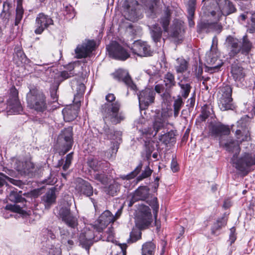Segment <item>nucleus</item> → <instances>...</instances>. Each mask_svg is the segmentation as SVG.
Returning <instances> with one entry per match:
<instances>
[{
	"label": "nucleus",
	"mask_w": 255,
	"mask_h": 255,
	"mask_svg": "<svg viewBox=\"0 0 255 255\" xmlns=\"http://www.w3.org/2000/svg\"><path fill=\"white\" fill-rule=\"evenodd\" d=\"M220 143L226 148V150L234 153L231 159L233 166L240 172L247 174L250 171V167L255 164V156L247 153L238 156L241 151L240 143L233 139H228L225 143L220 140Z\"/></svg>",
	"instance_id": "obj_1"
},
{
	"label": "nucleus",
	"mask_w": 255,
	"mask_h": 255,
	"mask_svg": "<svg viewBox=\"0 0 255 255\" xmlns=\"http://www.w3.org/2000/svg\"><path fill=\"white\" fill-rule=\"evenodd\" d=\"M107 103L101 107V112L105 124L110 122L113 125L120 123L125 119L124 113L120 111L121 104L115 101L116 97L113 94H109L106 97Z\"/></svg>",
	"instance_id": "obj_2"
},
{
	"label": "nucleus",
	"mask_w": 255,
	"mask_h": 255,
	"mask_svg": "<svg viewBox=\"0 0 255 255\" xmlns=\"http://www.w3.org/2000/svg\"><path fill=\"white\" fill-rule=\"evenodd\" d=\"M152 215L150 208L145 205H139L138 212L135 220V225L138 229H133L130 234L128 243H133L139 240L141 237L140 230L147 228L151 222Z\"/></svg>",
	"instance_id": "obj_3"
},
{
	"label": "nucleus",
	"mask_w": 255,
	"mask_h": 255,
	"mask_svg": "<svg viewBox=\"0 0 255 255\" xmlns=\"http://www.w3.org/2000/svg\"><path fill=\"white\" fill-rule=\"evenodd\" d=\"M27 107L37 112L43 113L47 108L46 98L41 91L33 88L26 95Z\"/></svg>",
	"instance_id": "obj_4"
},
{
	"label": "nucleus",
	"mask_w": 255,
	"mask_h": 255,
	"mask_svg": "<svg viewBox=\"0 0 255 255\" xmlns=\"http://www.w3.org/2000/svg\"><path fill=\"white\" fill-rule=\"evenodd\" d=\"M218 8L211 11V15L215 21H219L222 15L227 16L236 11L235 5L229 0H217Z\"/></svg>",
	"instance_id": "obj_5"
},
{
	"label": "nucleus",
	"mask_w": 255,
	"mask_h": 255,
	"mask_svg": "<svg viewBox=\"0 0 255 255\" xmlns=\"http://www.w3.org/2000/svg\"><path fill=\"white\" fill-rule=\"evenodd\" d=\"M9 98L7 101L6 112L8 115L20 114L22 107L18 99V92L15 87L10 89Z\"/></svg>",
	"instance_id": "obj_6"
},
{
	"label": "nucleus",
	"mask_w": 255,
	"mask_h": 255,
	"mask_svg": "<svg viewBox=\"0 0 255 255\" xmlns=\"http://www.w3.org/2000/svg\"><path fill=\"white\" fill-rule=\"evenodd\" d=\"M57 141L63 146V154L67 152L73 144L72 128L69 127L63 129L59 135Z\"/></svg>",
	"instance_id": "obj_7"
},
{
	"label": "nucleus",
	"mask_w": 255,
	"mask_h": 255,
	"mask_svg": "<svg viewBox=\"0 0 255 255\" xmlns=\"http://www.w3.org/2000/svg\"><path fill=\"white\" fill-rule=\"evenodd\" d=\"M107 49L110 56L116 59L125 61L130 56L129 53L116 41L112 42L107 46Z\"/></svg>",
	"instance_id": "obj_8"
},
{
	"label": "nucleus",
	"mask_w": 255,
	"mask_h": 255,
	"mask_svg": "<svg viewBox=\"0 0 255 255\" xmlns=\"http://www.w3.org/2000/svg\"><path fill=\"white\" fill-rule=\"evenodd\" d=\"M155 92L152 89L146 88L138 94L139 106L141 110H145L154 103Z\"/></svg>",
	"instance_id": "obj_9"
},
{
	"label": "nucleus",
	"mask_w": 255,
	"mask_h": 255,
	"mask_svg": "<svg viewBox=\"0 0 255 255\" xmlns=\"http://www.w3.org/2000/svg\"><path fill=\"white\" fill-rule=\"evenodd\" d=\"M206 61L209 65V70H218L223 64V62L219 58V53L216 47L213 45L209 52L206 55Z\"/></svg>",
	"instance_id": "obj_10"
},
{
	"label": "nucleus",
	"mask_w": 255,
	"mask_h": 255,
	"mask_svg": "<svg viewBox=\"0 0 255 255\" xmlns=\"http://www.w3.org/2000/svg\"><path fill=\"white\" fill-rule=\"evenodd\" d=\"M115 222V218L109 210L105 211L95 221L93 227L98 232H102L111 223Z\"/></svg>",
	"instance_id": "obj_11"
},
{
	"label": "nucleus",
	"mask_w": 255,
	"mask_h": 255,
	"mask_svg": "<svg viewBox=\"0 0 255 255\" xmlns=\"http://www.w3.org/2000/svg\"><path fill=\"white\" fill-rule=\"evenodd\" d=\"M131 50L134 54L140 57H147L152 55V51L150 45L145 41L137 40L132 44Z\"/></svg>",
	"instance_id": "obj_12"
},
{
	"label": "nucleus",
	"mask_w": 255,
	"mask_h": 255,
	"mask_svg": "<svg viewBox=\"0 0 255 255\" xmlns=\"http://www.w3.org/2000/svg\"><path fill=\"white\" fill-rule=\"evenodd\" d=\"M53 24V20L48 15L43 13H39L35 19V29L34 33L36 34H40L49 25Z\"/></svg>",
	"instance_id": "obj_13"
},
{
	"label": "nucleus",
	"mask_w": 255,
	"mask_h": 255,
	"mask_svg": "<svg viewBox=\"0 0 255 255\" xmlns=\"http://www.w3.org/2000/svg\"><path fill=\"white\" fill-rule=\"evenodd\" d=\"M247 124L246 120L244 118H241L237 123L238 129L236 130L235 135L237 139L236 141L240 144L250 139V134L247 128Z\"/></svg>",
	"instance_id": "obj_14"
},
{
	"label": "nucleus",
	"mask_w": 255,
	"mask_h": 255,
	"mask_svg": "<svg viewBox=\"0 0 255 255\" xmlns=\"http://www.w3.org/2000/svg\"><path fill=\"white\" fill-rule=\"evenodd\" d=\"M239 39L229 35L226 39V44L230 57H234L240 52L241 53V45Z\"/></svg>",
	"instance_id": "obj_15"
},
{
	"label": "nucleus",
	"mask_w": 255,
	"mask_h": 255,
	"mask_svg": "<svg viewBox=\"0 0 255 255\" xmlns=\"http://www.w3.org/2000/svg\"><path fill=\"white\" fill-rule=\"evenodd\" d=\"M138 2L136 0H126L124 3L125 9V16L126 18L134 21L137 19V13L136 7Z\"/></svg>",
	"instance_id": "obj_16"
},
{
	"label": "nucleus",
	"mask_w": 255,
	"mask_h": 255,
	"mask_svg": "<svg viewBox=\"0 0 255 255\" xmlns=\"http://www.w3.org/2000/svg\"><path fill=\"white\" fill-rule=\"evenodd\" d=\"M79 240L80 245L86 250H89L90 247L93 245L95 239L93 232L87 228L85 229L80 235Z\"/></svg>",
	"instance_id": "obj_17"
},
{
	"label": "nucleus",
	"mask_w": 255,
	"mask_h": 255,
	"mask_svg": "<svg viewBox=\"0 0 255 255\" xmlns=\"http://www.w3.org/2000/svg\"><path fill=\"white\" fill-rule=\"evenodd\" d=\"M115 79L119 81H123L131 90H136V86L133 83L128 73L123 70H118L113 73Z\"/></svg>",
	"instance_id": "obj_18"
},
{
	"label": "nucleus",
	"mask_w": 255,
	"mask_h": 255,
	"mask_svg": "<svg viewBox=\"0 0 255 255\" xmlns=\"http://www.w3.org/2000/svg\"><path fill=\"white\" fill-rule=\"evenodd\" d=\"M62 220L69 227L75 228L78 224L77 219L73 216L68 207H62L59 212Z\"/></svg>",
	"instance_id": "obj_19"
},
{
	"label": "nucleus",
	"mask_w": 255,
	"mask_h": 255,
	"mask_svg": "<svg viewBox=\"0 0 255 255\" xmlns=\"http://www.w3.org/2000/svg\"><path fill=\"white\" fill-rule=\"evenodd\" d=\"M95 46L96 43L94 40H88L86 43L79 45L75 49L77 58L87 57L94 50Z\"/></svg>",
	"instance_id": "obj_20"
},
{
	"label": "nucleus",
	"mask_w": 255,
	"mask_h": 255,
	"mask_svg": "<svg viewBox=\"0 0 255 255\" xmlns=\"http://www.w3.org/2000/svg\"><path fill=\"white\" fill-rule=\"evenodd\" d=\"M149 190L146 186L138 187L132 194L131 198L129 200L128 206L130 207L133 204L139 200H145L148 196Z\"/></svg>",
	"instance_id": "obj_21"
},
{
	"label": "nucleus",
	"mask_w": 255,
	"mask_h": 255,
	"mask_svg": "<svg viewBox=\"0 0 255 255\" xmlns=\"http://www.w3.org/2000/svg\"><path fill=\"white\" fill-rule=\"evenodd\" d=\"M230 128L228 126L220 123L211 125L209 128V133L214 137H220L223 135L230 133Z\"/></svg>",
	"instance_id": "obj_22"
},
{
	"label": "nucleus",
	"mask_w": 255,
	"mask_h": 255,
	"mask_svg": "<svg viewBox=\"0 0 255 255\" xmlns=\"http://www.w3.org/2000/svg\"><path fill=\"white\" fill-rule=\"evenodd\" d=\"M231 73L234 80L239 84L243 82L246 75L244 69L238 64L232 65Z\"/></svg>",
	"instance_id": "obj_23"
},
{
	"label": "nucleus",
	"mask_w": 255,
	"mask_h": 255,
	"mask_svg": "<svg viewBox=\"0 0 255 255\" xmlns=\"http://www.w3.org/2000/svg\"><path fill=\"white\" fill-rule=\"evenodd\" d=\"M76 189L80 194L88 197L92 195L93 193V187L91 184L81 179L78 180V184L76 186Z\"/></svg>",
	"instance_id": "obj_24"
},
{
	"label": "nucleus",
	"mask_w": 255,
	"mask_h": 255,
	"mask_svg": "<svg viewBox=\"0 0 255 255\" xmlns=\"http://www.w3.org/2000/svg\"><path fill=\"white\" fill-rule=\"evenodd\" d=\"M166 113H162L160 116L156 117L153 124V128L155 131V135L157 132L162 128H164L167 124Z\"/></svg>",
	"instance_id": "obj_25"
},
{
	"label": "nucleus",
	"mask_w": 255,
	"mask_h": 255,
	"mask_svg": "<svg viewBox=\"0 0 255 255\" xmlns=\"http://www.w3.org/2000/svg\"><path fill=\"white\" fill-rule=\"evenodd\" d=\"M60 234L61 243L69 248H72L74 244L73 240L75 238L74 237V235L73 233L70 234L65 230H60Z\"/></svg>",
	"instance_id": "obj_26"
},
{
	"label": "nucleus",
	"mask_w": 255,
	"mask_h": 255,
	"mask_svg": "<svg viewBox=\"0 0 255 255\" xmlns=\"http://www.w3.org/2000/svg\"><path fill=\"white\" fill-rule=\"evenodd\" d=\"M29 163H33L30 161H17L15 163V169L21 175H28L29 174L31 168L29 166Z\"/></svg>",
	"instance_id": "obj_27"
},
{
	"label": "nucleus",
	"mask_w": 255,
	"mask_h": 255,
	"mask_svg": "<svg viewBox=\"0 0 255 255\" xmlns=\"http://www.w3.org/2000/svg\"><path fill=\"white\" fill-rule=\"evenodd\" d=\"M88 165L94 171H100L104 170L108 167L109 163L105 161H99L97 159L91 158L88 160Z\"/></svg>",
	"instance_id": "obj_28"
},
{
	"label": "nucleus",
	"mask_w": 255,
	"mask_h": 255,
	"mask_svg": "<svg viewBox=\"0 0 255 255\" xmlns=\"http://www.w3.org/2000/svg\"><path fill=\"white\" fill-rule=\"evenodd\" d=\"M101 133L106 136L105 138L113 140L117 139L118 137H120L122 135L121 132L115 131L114 129L110 128L107 125L104 126L103 131Z\"/></svg>",
	"instance_id": "obj_29"
},
{
	"label": "nucleus",
	"mask_w": 255,
	"mask_h": 255,
	"mask_svg": "<svg viewBox=\"0 0 255 255\" xmlns=\"http://www.w3.org/2000/svg\"><path fill=\"white\" fill-rule=\"evenodd\" d=\"M232 88L228 85L220 87L218 93V98L233 99L232 98Z\"/></svg>",
	"instance_id": "obj_30"
},
{
	"label": "nucleus",
	"mask_w": 255,
	"mask_h": 255,
	"mask_svg": "<svg viewBox=\"0 0 255 255\" xmlns=\"http://www.w3.org/2000/svg\"><path fill=\"white\" fill-rule=\"evenodd\" d=\"M227 224V220L222 217L218 219L216 222L214 223L211 228V233L213 235H218L219 234V231L223 227Z\"/></svg>",
	"instance_id": "obj_31"
},
{
	"label": "nucleus",
	"mask_w": 255,
	"mask_h": 255,
	"mask_svg": "<svg viewBox=\"0 0 255 255\" xmlns=\"http://www.w3.org/2000/svg\"><path fill=\"white\" fill-rule=\"evenodd\" d=\"M156 250L155 245L152 242H147L143 244L141 255H154Z\"/></svg>",
	"instance_id": "obj_32"
},
{
	"label": "nucleus",
	"mask_w": 255,
	"mask_h": 255,
	"mask_svg": "<svg viewBox=\"0 0 255 255\" xmlns=\"http://www.w3.org/2000/svg\"><path fill=\"white\" fill-rule=\"evenodd\" d=\"M252 48V43L248 38L247 35L243 36L241 45V54L243 56H248Z\"/></svg>",
	"instance_id": "obj_33"
},
{
	"label": "nucleus",
	"mask_w": 255,
	"mask_h": 255,
	"mask_svg": "<svg viewBox=\"0 0 255 255\" xmlns=\"http://www.w3.org/2000/svg\"><path fill=\"white\" fill-rule=\"evenodd\" d=\"M12 10V5L9 2H4L3 4V10L0 16L3 19L7 22L10 18Z\"/></svg>",
	"instance_id": "obj_34"
},
{
	"label": "nucleus",
	"mask_w": 255,
	"mask_h": 255,
	"mask_svg": "<svg viewBox=\"0 0 255 255\" xmlns=\"http://www.w3.org/2000/svg\"><path fill=\"white\" fill-rule=\"evenodd\" d=\"M218 104L222 111L232 110L233 108V99L218 98Z\"/></svg>",
	"instance_id": "obj_35"
},
{
	"label": "nucleus",
	"mask_w": 255,
	"mask_h": 255,
	"mask_svg": "<svg viewBox=\"0 0 255 255\" xmlns=\"http://www.w3.org/2000/svg\"><path fill=\"white\" fill-rule=\"evenodd\" d=\"M62 114L64 118L68 122L74 120L77 116V111L72 107L67 108L63 110Z\"/></svg>",
	"instance_id": "obj_36"
},
{
	"label": "nucleus",
	"mask_w": 255,
	"mask_h": 255,
	"mask_svg": "<svg viewBox=\"0 0 255 255\" xmlns=\"http://www.w3.org/2000/svg\"><path fill=\"white\" fill-rule=\"evenodd\" d=\"M56 195L55 190L51 189L43 197V201L45 203L46 207H49L52 204L55 202Z\"/></svg>",
	"instance_id": "obj_37"
},
{
	"label": "nucleus",
	"mask_w": 255,
	"mask_h": 255,
	"mask_svg": "<svg viewBox=\"0 0 255 255\" xmlns=\"http://www.w3.org/2000/svg\"><path fill=\"white\" fill-rule=\"evenodd\" d=\"M170 36L175 39L181 41L182 39L180 26L178 24H174L170 28Z\"/></svg>",
	"instance_id": "obj_38"
},
{
	"label": "nucleus",
	"mask_w": 255,
	"mask_h": 255,
	"mask_svg": "<svg viewBox=\"0 0 255 255\" xmlns=\"http://www.w3.org/2000/svg\"><path fill=\"white\" fill-rule=\"evenodd\" d=\"M188 66V62L183 58H177L176 65L175 66L176 71L177 73H182L187 70Z\"/></svg>",
	"instance_id": "obj_39"
},
{
	"label": "nucleus",
	"mask_w": 255,
	"mask_h": 255,
	"mask_svg": "<svg viewBox=\"0 0 255 255\" xmlns=\"http://www.w3.org/2000/svg\"><path fill=\"white\" fill-rule=\"evenodd\" d=\"M164 82L166 87V90H169L172 88L176 84L174 75L168 72L164 75Z\"/></svg>",
	"instance_id": "obj_40"
},
{
	"label": "nucleus",
	"mask_w": 255,
	"mask_h": 255,
	"mask_svg": "<svg viewBox=\"0 0 255 255\" xmlns=\"http://www.w3.org/2000/svg\"><path fill=\"white\" fill-rule=\"evenodd\" d=\"M164 15L161 18V23L165 32H168V25L170 21V11L167 8L164 12Z\"/></svg>",
	"instance_id": "obj_41"
},
{
	"label": "nucleus",
	"mask_w": 255,
	"mask_h": 255,
	"mask_svg": "<svg viewBox=\"0 0 255 255\" xmlns=\"http://www.w3.org/2000/svg\"><path fill=\"white\" fill-rule=\"evenodd\" d=\"M29 166L31 168V170L29 171V174L28 176L33 177L39 175L42 171V167L39 164H35L33 163H29Z\"/></svg>",
	"instance_id": "obj_42"
},
{
	"label": "nucleus",
	"mask_w": 255,
	"mask_h": 255,
	"mask_svg": "<svg viewBox=\"0 0 255 255\" xmlns=\"http://www.w3.org/2000/svg\"><path fill=\"white\" fill-rule=\"evenodd\" d=\"M151 35L153 40L155 42L159 41L162 36L161 28L157 25H155L151 31Z\"/></svg>",
	"instance_id": "obj_43"
},
{
	"label": "nucleus",
	"mask_w": 255,
	"mask_h": 255,
	"mask_svg": "<svg viewBox=\"0 0 255 255\" xmlns=\"http://www.w3.org/2000/svg\"><path fill=\"white\" fill-rule=\"evenodd\" d=\"M184 103L181 97L179 96L177 99L174 101L173 109H174V116L175 118L178 117L179 111L183 106Z\"/></svg>",
	"instance_id": "obj_44"
},
{
	"label": "nucleus",
	"mask_w": 255,
	"mask_h": 255,
	"mask_svg": "<svg viewBox=\"0 0 255 255\" xmlns=\"http://www.w3.org/2000/svg\"><path fill=\"white\" fill-rule=\"evenodd\" d=\"M142 164L140 162L138 166L134 169L133 171L131 172L129 174L127 175H122L121 178L123 179H131L136 176L141 171L142 169Z\"/></svg>",
	"instance_id": "obj_45"
},
{
	"label": "nucleus",
	"mask_w": 255,
	"mask_h": 255,
	"mask_svg": "<svg viewBox=\"0 0 255 255\" xmlns=\"http://www.w3.org/2000/svg\"><path fill=\"white\" fill-rule=\"evenodd\" d=\"M174 135L172 132H168L159 136V140L163 143L167 144L174 141Z\"/></svg>",
	"instance_id": "obj_46"
},
{
	"label": "nucleus",
	"mask_w": 255,
	"mask_h": 255,
	"mask_svg": "<svg viewBox=\"0 0 255 255\" xmlns=\"http://www.w3.org/2000/svg\"><path fill=\"white\" fill-rule=\"evenodd\" d=\"M181 88V93L182 96L184 98H186L190 92L191 86L188 83H183L182 81L178 83Z\"/></svg>",
	"instance_id": "obj_47"
},
{
	"label": "nucleus",
	"mask_w": 255,
	"mask_h": 255,
	"mask_svg": "<svg viewBox=\"0 0 255 255\" xmlns=\"http://www.w3.org/2000/svg\"><path fill=\"white\" fill-rule=\"evenodd\" d=\"M152 173V170H151L149 166H146L144 170L142 171V173L140 175L136 178V180L137 182L141 181L144 178H147L151 175Z\"/></svg>",
	"instance_id": "obj_48"
},
{
	"label": "nucleus",
	"mask_w": 255,
	"mask_h": 255,
	"mask_svg": "<svg viewBox=\"0 0 255 255\" xmlns=\"http://www.w3.org/2000/svg\"><path fill=\"white\" fill-rule=\"evenodd\" d=\"M9 199L11 201L16 203L23 202L25 201L24 198L17 193V192L15 191H11L10 192L9 195Z\"/></svg>",
	"instance_id": "obj_49"
},
{
	"label": "nucleus",
	"mask_w": 255,
	"mask_h": 255,
	"mask_svg": "<svg viewBox=\"0 0 255 255\" xmlns=\"http://www.w3.org/2000/svg\"><path fill=\"white\" fill-rule=\"evenodd\" d=\"M23 14V9L22 7V5L18 3L17 5L16 9V16L15 20V25H17L19 24L21 21Z\"/></svg>",
	"instance_id": "obj_50"
},
{
	"label": "nucleus",
	"mask_w": 255,
	"mask_h": 255,
	"mask_svg": "<svg viewBox=\"0 0 255 255\" xmlns=\"http://www.w3.org/2000/svg\"><path fill=\"white\" fill-rule=\"evenodd\" d=\"M76 74L74 72H68L67 70L62 71L58 76V81L62 82L68 78L73 77Z\"/></svg>",
	"instance_id": "obj_51"
},
{
	"label": "nucleus",
	"mask_w": 255,
	"mask_h": 255,
	"mask_svg": "<svg viewBox=\"0 0 255 255\" xmlns=\"http://www.w3.org/2000/svg\"><path fill=\"white\" fill-rule=\"evenodd\" d=\"M148 204L151 207L153 211V214L154 215V218L156 219L157 212L159 208V206L157 203V199L156 198H153L150 201L147 202Z\"/></svg>",
	"instance_id": "obj_52"
},
{
	"label": "nucleus",
	"mask_w": 255,
	"mask_h": 255,
	"mask_svg": "<svg viewBox=\"0 0 255 255\" xmlns=\"http://www.w3.org/2000/svg\"><path fill=\"white\" fill-rule=\"evenodd\" d=\"M210 111L211 108L209 106L205 105L202 107L201 117L203 121H205L209 117L211 114Z\"/></svg>",
	"instance_id": "obj_53"
},
{
	"label": "nucleus",
	"mask_w": 255,
	"mask_h": 255,
	"mask_svg": "<svg viewBox=\"0 0 255 255\" xmlns=\"http://www.w3.org/2000/svg\"><path fill=\"white\" fill-rule=\"evenodd\" d=\"M196 4V0H189L188 6V15L191 16H194Z\"/></svg>",
	"instance_id": "obj_54"
},
{
	"label": "nucleus",
	"mask_w": 255,
	"mask_h": 255,
	"mask_svg": "<svg viewBox=\"0 0 255 255\" xmlns=\"http://www.w3.org/2000/svg\"><path fill=\"white\" fill-rule=\"evenodd\" d=\"M94 179L99 181L103 184H105L108 182V177L107 176L102 173H96L94 175Z\"/></svg>",
	"instance_id": "obj_55"
},
{
	"label": "nucleus",
	"mask_w": 255,
	"mask_h": 255,
	"mask_svg": "<svg viewBox=\"0 0 255 255\" xmlns=\"http://www.w3.org/2000/svg\"><path fill=\"white\" fill-rule=\"evenodd\" d=\"M72 159L73 152H71L66 155L65 162L63 166V169L64 170L66 171L69 168L70 165H71Z\"/></svg>",
	"instance_id": "obj_56"
},
{
	"label": "nucleus",
	"mask_w": 255,
	"mask_h": 255,
	"mask_svg": "<svg viewBox=\"0 0 255 255\" xmlns=\"http://www.w3.org/2000/svg\"><path fill=\"white\" fill-rule=\"evenodd\" d=\"M77 89V93L76 95L75 96V97L81 96L84 94L85 90V86L84 84L81 83L78 85Z\"/></svg>",
	"instance_id": "obj_57"
},
{
	"label": "nucleus",
	"mask_w": 255,
	"mask_h": 255,
	"mask_svg": "<svg viewBox=\"0 0 255 255\" xmlns=\"http://www.w3.org/2000/svg\"><path fill=\"white\" fill-rule=\"evenodd\" d=\"M118 190V185L117 183L111 184L109 187V193L114 196Z\"/></svg>",
	"instance_id": "obj_58"
},
{
	"label": "nucleus",
	"mask_w": 255,
	"mask_h": 255,
	"mask_svg": "<svg viewBox=\"0 0 255 255\" xmlns=\"http://www.w3.org/2000/svg\"><path fill=\"white\" fill-rule=\"evenodd\" d=\"M6 179L9 182L16 186L20 187L23 185V183L21 181L11 178L10 177H8L7 176H6Z\"/></svg>",
	"instance_id": "obj_59"
},
{
	"label": "nucleus",
	"mask_w": 255,
	"mask_h": 255,
	"mask_svg": "<svg viewBox=\"0 0 255 255\" xmlns=\"http://www.w3.org/2000/svg\"><path fill=\"white\" fill-rule=\"evenodd\" d=\"M235 231L236 229L234 227H232L230 229V240L231 244L233 243L236 240Z\"/></svg>",
	"instance_id": "obj_60"
},
{
	"label": "nucleus",
	"mask_w": 255,
	"mask_h": 255,
	"mask_svg": "<svg viewBox=\"0 0 255 255\" xmlns=\"http://www.w3.org/2000/svg\"><path fill=\"white\" fill-rule=\"evenodd\" d=\"M171 169L174 172L177 171L178 170V163L177 161L174 159V158L172 159L171 163Z\"/></svg>",
	"instance_id": "obj_61"
},
{
	"label": "nucleus",
	"mask_w": 255,
	"mask_h": 255,
	"mask_svg": "<svg viewBox=\"0 0 255 255\" xmlns=\"http://www.w3.org/2000/svg\"><path fill=\"white\" fill-rule=\"evenodd\" d=\"M157 5V2L156 0H154L151 2V3L147 5L146 6L149 8L150 12L153 13L154 11L155 8Z\"/></svg>",
	"instance_id": "obj_62"
},
{
	"label": "nucleus",
	"mask_w": 255,
	"mask_h": 255,
	"mask_svg": "<svg viewBox=\"0 0 255 255\" xmlns=\"http://www.w3.org/2000/svg\"><path fill=\"white\" fill-rule=\"evenodd\" d=\"M203 73L202 68L201 67H199L196 69V75L197 78L199 79H203L204 77L202 76Z\"/></svg>",
	"instance_id": "obj_63"
},
{
	"label": "nucleus",
	"mask_w": 255,
	"mask_h": 255,
	"mask_svg": "<svg viewBox=\"0 0 255 255\" xmlns=\"http://www.w3.org/2000/svg\"><path fill=\"white\" fill-rule=\"evenodd\" d=\"M6 179V175L3 173L0 174V188L3 186Z\"/></svg>",
	"instance_id": "obj_64"
}]
</instances>
